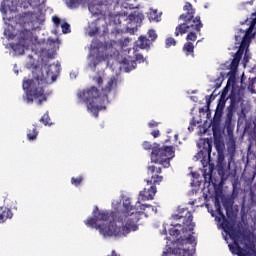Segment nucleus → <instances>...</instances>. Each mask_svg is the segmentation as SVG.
<instances>
[{
	"instance_id": "nucleus-39",
	"label": "nucleus",
	"mask_w": 256,
	"mask_h": 256,
	"mask_svg": "<svg viewBox=\"0 0 256 256\" xmlns=\"http://www.w3.org/2000/svg\"><path fill=\"white\" fill-rule=\"evenodd\" d=\"M152 137H154V139H157V137H159V135H161V132L159 130H154L151 132Z\"/></svg>"
},
{
	"instance_id": "nucleus-4",
	"label": "nucleus",
	"mask_w": 256,
	"mask_h": 256,
	"mask_svg": "<svg viewBox=\"0 0 256 256\" xmlns=\"http://www.w3.org/2000/svg\"><path fill=\"white\" fill-rule=\"evenodd\" d=\"M103 95H99V91L95 86L78 92L77 97L81 103H85L88 113L93 117H98L99 111H105L107 104L111 103L117 96V78L112 76L104 80L102 87Z\"/></svg>"
},
{
	"instance_id": "nucleus-19",
	"label": "nucleus",
	"mask_w": 256,
	"mask_h": 256,
	"mask_svg": "<svg viewBox=\"0 0 256 256\" xmlns=\"http://www.w3.org/2000/svg\"><path fill=\"white\" fill-rule=\"evenodd\" d=\"M30 17H31L30 23H32V29H37V27H39V25H41V23L45 21V15H43V13L41 12L32 13Z\"/></svg>"
},
{
	"instance_id": "nucleus-21",
	"label": "nucleus",
	"mask_w": 256,
	"mask_h": 256,
	"mask_svg": "<svg viewBox=\"0 0 256 256\" xmlns=\"http://www.w3.org/2000/svg\"><path fill=\"white\" fill-rule=\"evenodd\" d=\"M182 51L185 53L186 57H195V45H193V42H186L183 45Z\"/></svg>"
},
{
	"instance_id": "nucleus-48",
	"label": "nucleus",
	"mask_w": 256,
	"mask_h": 256,
	"mask_svg": "<svg viewBox=\"0 0 256 256\" xmlns=\"http://www.w3.org/2000/svg\"><path fill=\"white\" fill-rule=\"evenodd\" d=\"M175 139L177 140V139H179V135H177V134H175Z\"/></svg>"
},
{
	"instance_id": "nucleus-23",
	"label": "nucleus",
	"mask_w": 256,
	"mask_h": 256,
	"mask_svg": "<svg viewBox=\"0 0 256 256\" xmlns=\"http://www.w3.org/2000/svg\"><path fill=\"white\" fill-rule=\"evenodd\" d=\"M37 135H39L37 128L33 127L32 129H29L27 132L28 141H35V139H37Z\"/></svg>"
},
{
	"instance_id": "nucleus-16",
	"label": "nucleus",
	"mask_w": 256,
	"mask_h": 256,
	"mask_svg": "<svg viewBox=\"0 0 256 256\" xmlns=\"http://www.w3.org/2000/svg\"><path fill=\"white\" fill-rule=\"evenodd\" d=\"M199 152L197 153L198 159L202 161H211V151H213V144L210 140H200L198 143Z\"/></svg>"
},
{
	"instance_id": "nucleus-36",
	"label": "nucleus",
	"mask_w": 256,
	"mask_h": 256,
	"mask_svg": "<svg viewBox=\"0 0 256 256\" xmlns=\"http://www.w3.org/2000/svg\"><path fill=\"white\" fill-rule=\"evenodd\" d=\"M224 207L226 209V213H229V210L233 209V204H231V202L224 203Z\"/></svg>"
},
{
	"instance_id": "nucleus-41",
	"label": "nucleus",
	"mask_w": 256,
	"mask_h": 256,
	"mask_svg": "<svg viewBox=\"0 0 256 256\" xmlns=\"http://www.w3.org/2000/svg\"><path fill=\"white\" fill-rule=\"evenodd\" d=\"M159 123L155 122L152 120L151 122L148 123V126L153 129V127H158Z\"/></svg>"
},
{
	"instance_id": "nucleus-42",
	"label": "nucleus",
	"mask_w": 256,
	"mask_h": 256,
	"mask_svg": "<svg viewBox=\"0 0 256 256\" xmlns=\"http://www.w3.org/2000/svg\"><path fill=\"white\" fill-rule=\"evenodd\" d=\"M4 35H5L6 37H8V39H14L13 34H9V31H7V30L4 31Z\"/></svg>"
},
{
	"instance_id": "nucleus-7",
	"label": "nucleus",
	"mask_w": 256,
	"mask_h": 256,
	"mask_svg": "<svg viewBox=\"0 0 256 256\" xmlns=\"http://www.w3.org/2000/svg\"><path fill=\"white\" fill-rule=\"evenodd\" d=\"M101 42L99 40L94 39L90 45V54L88 56V67L91 71H95L97 65L102 61H107V65H111V61H117L120 64L119 69L121 71H125V73H129V60L127 57L121 58L119 51H114L110 55H104L101 52Z\"/></svg>"
},
{
	"instance_id": "nucleus-29",
	"label": "nucleus",
	"mask_w": 256,
	"mask_h": 256,
	"mask_svg": "<svg viewBox=\"0 0 256 256\" xmlns=\"http://www.w3.org/2000/svg\"><path fill=\"white\" fill-rule=\"evenodd\" d=\"M62 33H71V26L68 23L61 24Z\"/></svg>"
},
{
	"instance_id": "nucleus-18",
	"label": "nucleus",
	"mask_w": 256,
	"mask_h": 256,
	"mask_svg": "<svg viewBox=\"0 0 256 256\" xmlns=\"http://www.w3.org/2000/svg\"><path fill=\"white\" fill-rule=\"evenodd\" d=\"M225 103H227V98H220L216 107L214 121L219 123L221 121V117H223V109H225Z\"/></svg>"
},
{
	"instance_id": "nucleus-11",
	"label": "nucleus",
	"mask_w": 256,
	"mask_h": 256,
	"mask_svg": "<svg viewBox=\"0 0 256 256\" xmlns=\"http://www.w3.org/2000/svg\"><path fill=\"white\" fill-rule=\"evenodd\" d=\"M10 47L13 55H23L25 50L29 49V47H31L32 51L37 53L41 47V41L37 39V36H33L32 31L24 29L19 34L18 43L10 44Z\"/></svg>"
},
{
	"instance_id": "nucleus-6",
	"label": "nucleus",
	"mask_w": 256,
	"mask_h": 256,
	"mask_svg": "<svg viewBox=\"0 0 256 256\" xmlns=\"http://www.w3.org/2000/svg\"><path fill=\"white\" fill-rule=\"evenodd\" d=\"M119 5V0H92L88 4V9L91 15L94 17H98L95 21L89 23L88 27L86 28V33L89 37H95L97 33H99V23L101 21H107L111 23L115 16L109 12V5Z\"/></svg>"
},
{
	"instance_id": "nucleus-8",
	"label": "nucleus",
	"mask_w": 256,
	"mask_h": 256,
	"mask_svg": "<svg viewBox=\"0 0 256 256\" xmlns=\"http://www.w3.org/2000/svg\"><path fill=\"white\" fill-rule=\"evenodd\" d=\"M145 151H151V161L155 165H161L164 169L171 167V159L175 157V148L173 146H163L160 144L151 145V142L145 141L143 144Z\"/></svg>"
},
{
	"instance_id": "nucleus-32",
	"label": "nucleus",
	"mask_w": 256,
	"mask_h": 256,
	"mask_svg": "<svg viewBox=\"0 0 256 256\" xmlns=\"http://www.w3.org/2000/svg\"><path fill=\"white\" fill-rule=\"evenodd\" d=\"M227 93H229V84H227L226 87L223 89L220 98L227 99Z\"/></svg>"
},
{
	"instance_id": "nucleus-13",
	"label": "nucleus",
	"mask_w": 256,
	"mask_h": 256,
	"mask_svg": "<svg viewBox=\"0 0 256 256\" xmlns=\"http://www.w3.org/2000/svg\"><path fill=\"white\" fill-rule=\"evenodd\" d=\"M140 6L139 0H129V9H137L129 14V35H137V31L145 19V15L139 10Z\"/></svg>"
},
{
	"instance_id": "nucleus-26",
	"label": "nucleus",
	"mask_w": 256,
	"mask_h": 256,
	"mask_svg": "<svg viewBox=\"0 0 256 256\" xmlns=\"http://www.w3.org/2000/svg\"><path fill=\"white\" fill-rule=\"evenodd\" d=\"M51 118H49V114L45 113L41 118H40V123H43L44 125H49L51 126Z\"/></svg>"
},
{
	"instance_id": "nucleus-33",
	"label": "nucleus",
	"mask_w": 256,
	"mask_h": 256,
	"mask_svg": "<svg viewBox=\"0 0 256 256\" xmlns=\"http://www.w3.org/2000/svg\"><path fill=\"white\" fill-rule=\"evenodd\" d=\"M150 19L153 21H159V16L157 15V10H154L150 13Z\"/></svg>"
},
{
	"instance_id": "nucleus-51",
	"label": "nucleus",
	"mask_w": 256,
	"mask_h": 256,
	"mask_svg": "<svg viewBox=\"0 0 256 256\" xmlns=\"http://www.w3.org/2000/svg\"><path fill=\"white\" fill-rule=\"evenodd\" d=\"M53 33H57L56 31H53Z\"/></svg>"
},
{
	"instance_id": "nucleus-22",
	"label": "nucleus",
	"mask_w": 256,
	"mask_h": 256,
	"mask_svg": "<svg viewBox=\"0 0 256 256\" xmlns=\"http://www.w3.org/2000/svg\"><path fill=\"white\" fill-rule=\"evenodd\" d=\"M66 5L69 9H77L80 5H85V0H66Z\"/></svg>"
},
{
	"instance_id": "nucleus-17",
	"label": "nucleus",
	"mask_w": 256,
	"mask_h": 256,
	"mask_svg": "<svg viewBox=\"0 0 256 256\" xmlns=\"http://www.w3.org/2000/svg\"><path fill=\"white\" fill-rule=\"evenodd\" d=\"M147 61V58L143 56V54L139 53L138 49H134V55L132 59L130 60V66L129 71H133V69H137V63H145Z\"/></svg>"
},
{
	"instance_id": "nucleus-12",
	"label": "nucleus",
	"mask_w": 256,
	"mask_h": 256,
	"mask_svg": "<svg viewBox=\"0 0 256 256\" xmlns=\"http://www.w3.org/2000/svg\"><path fill=\"white\" fill-rule=\"evenodd\" d=\"M47 0H3L1 3L0 11L2 15H7V13H13L17 11V7H23L24 9H43Z\"/></svg>"
},
{
	"instance_id": "nucleus-35",
	"label": "nucleus",
	"mask_w": 256,
	"mask_h": 256,
	"mask_svg": "<svg viewBox=\"0 0 256 256\" xmlns=\"http://www.w3.org/2000/svg\"><path fill=\"white\" fill-rule=\"evenodd\" d=\"M52 21H53V23H54V25H55L56 27H58V26L60 25V23H61V20L59 19V17H56V16H54V17L52 18Z\"/></svg>"
},
{
	"instance_id": "nucleus-43",
	"label": "nucleus",
	"mask_w": 256,
	"mask_h": 256,
	"mask_svg": "<svg viewBox=\"0 0 256 256\" xmlns=\"http://www.w3.org/2000/svg\"><path fill=\"white\" fill-rule=\"evenodd\" d=\"M70 79H77V72L76 71L70 72Z\"/></svg>"
},
{
	"instance_id": "nucleus-28",
	"label": "nucleus",
	"mask_w": 256,
	"mask_h": 256,
	"mask_svg": "<svg viewBox=\"0 0 256 256\" xmlns=\"http://www.w3.org/2000/svg\"><path fill=\"white\" fill-rule=\"evenodd\" d=\"M216 97H217V96H216V95H213V94H211L210 96H206V109H207V111H209V109H210V107H211V102H212L213 100H215Z\"/></svg>"
},
{
	"instance_id": "nucleus-45",
	"label": "nucleus",
	"mask_w": 256,
	"mask_h": 256,
	"mask_svg": "<svg viewBox=\"0 0 256 256\" xmlns=\"http://www.w3.org/2000/svg\"><path fill=\"white\" fill-rule=\"evenodd\" d=\"M255 83H256V78H252V80L250 82L251 87H253V85H255Z\"/></svg>"
},
{
	"instance_id": "nucleus-47",
	"label": "nucleus",
	"mask_w": 256,
	"mask_h": 256,
	"mask_svg": "<svg viewBox=\"0 0 256 256\" xmlns=\"http://www.w3.org/2000/svg\"><path fill=\"white\" fill-rule=\"evenodd\" d=\"M14 72L16 73V75H19V71L15 69V67H14Z\"/></svg>"
},
{
	"instance_id": "nucleus-3",
	"label": "nucleus",
	"mask_w": 256,
	"mask_h": 256,
	"mask_svg": "<svg viewBox=\"0 0 256 256\" xmlns=\"http://www.w3.org/2000/svg\"><path fill=\"white\" fill-rule=\"evenodd\" d=\"M172 219L179 221L182 219L181 224H174V228L169 229V241L174 247H169L167 251H164L162 256H193L195 255V247H197V241L193 235L195 234V222H193V214L189 209L182 208L178 214L172 215Z\"/></svg>"
},
{
	"instance_id": "nucleus-14",
	"label": "nucleus",
	"mask_w": 256,
	"mask_h": 256,
	"mask_svg": "<svg viewBox=\"0 0 256 256\" xmlns=\"http://www.w3.org/2000/svg\"><path fill=\"white\" fill-rule=\"evenodd\" d=\"M147 36L145 35H140L138 37V40L135 41L133 49H151V46L155 41H157V32L155 30L150 29L147 32Z\"/></svg>"
},
{
	"instance_id": "nucleus-40",
	"label": "nucleus",
	"mask_w": 256,
	"mask_h": 256,
	"mask_svg": "<svg viewBox=\"0 0 256 256\" xmlns=\"http://www.w3.org/2000/svg\"><path fill=\"white\" fill-rule=\"evenodd\" d=\"M94 81L97 83V85L101 86L103 85V78L101 77H95Z\"/></svg>"
},
{
	"instance_id": "nucleus-2",
	"label": "nucleus",
	"mask_w": 256,
	"mask_h": 256,
	"mask_svg": "<svg viewBox=\"0 0 256 256\" xmlns=\"http://www.w3.org/2000/svg\"><path fill=\"white\" fill-rule=\"evenodd\" d=\"M112 207L117 212L99 210L95 206L92 212L93 217H88L84 223L90 229H96L100 235L107 237H126L129 235V198L123 196L122 203L113 201Z\"/></svg>"
},
{
	"instance_id": "nucleus-44",
	"label": "nucleus",
	"mask_w": 256,
	"mask_h": 256,
	"mask_svg": "<svg viewBox=\"0 0 256 256\" xmlns=\"http://www.w3.org/2000/svg\"><path fill=\"white\" fill-rule=\"evenodd\" d=\"M245 247L246 249H253V247H255V244H250V246L245 244Z\"/></svg>"
},
{
	"instance_id": "nucleus-15",
	"label": "nucleus",
	"mask_w": 256,
	"mask_h": 256,
	"mask_svg": "<svg viewBox=\"0 0 256 256\" xmlns=\"http://www.w3.org/2000/svg\"><path fill=\"white\" fill-rule=\"evenodd\" d=\"M230 105L226 109V120L225 125L226 127H231V123L233 121V115L237 109V105H239V95L232 90L229 95Z\"/></svg>"
},
{
	"instance_id": "nucleus-31",
	"label": "nucleus",
	"mask_w": 256,
	"mask_h": 256,
	"mask_svg": "<svg viewBox=\"0 0 256 256\" xmlns=\"http://www.w3.org/2000/svg\"><path fill=\"white\" fill-rule=\"evenodd\" d=\"M243 51L239 50L234 54V59H236L237 61H241V59L243 58Z\"/></svg>"
},
{
	"instance_id": "nucleus-38",
	"label": "nucleus",
	"mask_w": 256,
	"mask_h": 256,
	"mask_svg": "<svg viewBox=\"0 0 256 256\" xmlns=\"http://www.w3.org/2000/svg\"><path fill=\"white\" fill-rule=\"evenodd\" d=\"M239 63H240L239 60H236L235 58H233V60L231 62V66L234 68H237V67H239Z\"/></svg>"
},
{
	"instance_id": "nucleus-10",
	"label": "nucleus",
	"mask_w": 256,
	"mask_h": 256,
	"mask_svg": "<svg viewBox=\"0 0 256 256\" xmlns=\"http://www.w3.org/2000/svg\"><path fill=\"white\" fill-rule=\"evenodd\" d=\"M148 175H151V180H147L148 185H151L148 189L144 188L140 191L138 196V201H153L155 195H157V186L163 181V176H161L162 168L157 165H150L147 167Z\"/></svg>"
},
{
	"instance_id": "nucleus-20",
	"label": "nucleus",
	"mask_w": 256,
	"mask_h": 256,
	"mask_svg": "<svg viewBox=\"0 0 256 256\" xmlns=\"http://www.w3.org/2000/svg\"><path fill=\"white\" fill-rule=\"evenodd\" d=\"M7 219H13V212L7 206L0 207V223H5Z\"/></svg>"
},
{
	"instance_id": "nucleus-9",
	"label": "nucleus",
	"mask_w": 256,
	"mask_h": 256,
	"mask_svg": "<svg viewBox=\"0 0 256 256\" xmlns=\"http://www.w3.org/2000/svg\"><path fill=\"white\" fill-rule=\"evenodd\" d=\"M129 232L139 230V221L143 219V215L148 217L152 213L157 214V207L149 204H142L137 201L134 205L133 202H129Z\"/></svg>"
},
{
	"instance_id": "nucleus-1",
	"label": "nucleus",
	"mask_w": 256,
	"mask_h": 256,
	"mask_svg": "<svg viewBox=\"0 0 256 256\" xmlns=\"http://www.w3.org/2000/svg\"><path fill=\"white\" fill-rule=\"evenodd\" d=\"M59 49L58 38H48L45 48H40L42 63L35 61V56L28 55L26 61L27 69L32 71L33 79L24 78L22 89L24 91L23 100L25 103L33 102L37 105H43L47 101V97L51 95V91H45L47 85H53L61 73V64L59 62L47 65V59H55L57 50ZM47 57V58H45Z\"/></svg>"
},
{
	"instance_id": "nucleus-34",
	"label": "nucleus",
	"mask_w": 256,
	"mask_h": 256,
	"mask_svg": "<svg viewBox=\"0 0 256 256\" xmlns=\"http://www.w3.org/2000/svg\"><path fill=\"white\" fill-rule=\"evenodd\" d=\"M253 36H254L253 30H249V28H248L244 37H247V39H252Z\"/></svg>"
},
{
	"instance_id": "nucleus-5",
	"label": "nucleus",
	"mask_w": 256,
	"mask_h": 256,
	"mask_svg": "<svg viewBox=\"0 0 256 256\" xmlns=\"http://www.w3.org/2000/svg\"><path fill=\"white\" fill-rule=\"evenodd\" d=\"M183 11L185 13L179 16V20L183 21L175 28V37H179V35L186 36L187 43H195L197 41V33H201V29H203V22H201V16L195 17V10L193 9V4L190 2H186L183 6Z\"/></svg>"
},
{
	"instance_id": "nucleus-30",
	"label": "nucleus",
	"mask_w": 256,
	"mask_h": 256,
	"mask_svg": "<svg viewBox=\"0 0 256 256\" xmlns=\"http://www.w3.org/2000/svg\"><path fill=\"white\" fill-rule=\"evenodd\" d=\"M252 21L250 22L249 31H253L256 27V15L252 14Z\"/></svg>"
},
{
	"instance_id": "nucleus-50",
	"label": "nucleus",
	"mask_w": 256,
	"mask_h": 256,
	"mask_svg": "<svg viewBox=\"0 0 256 256\" xmlns=\"http://www.w3.org/2000/svg\"><path fill=\"white\" fill-rule=\"evenodd\" d=\"M200 42V40H198L197 42H196V45H197V43H199Z\"/></svg>"
},
{
	"instance_id": "nucleus-24",
	"label": "nucleus",
	"mask_w": 256,
	"mask_h": 256,
	"mask_svg": "<svg viewBox=\"0 0 256 256\" xmlns=\"http://www.w3.org/2000/svg\"><path fill=\"white\" fill-rule=\"evenodd\" d=\"M250 43H251V39L247 38V36L243 37L238 50L245 53V49H247V47H249Z\"/></svg>"
},
{
	"instance_id": "nucleus-25",
	"label": "nucleus",
	"mask_w": 256,
	"mask_h": 256,
	"mask_svg": "<svg viewBox=\"0 0 256 256\" xmlns=\"http://www.w3.org/2000/svg\"><path fill=\"white\" fill-rule=\"evenodd\" d=\"M82 183H83L82 175L71 178V185H73L74 187H80Z\"/></svg>"
},
{
	"instance_id": "nucleus-27",
	"label": "nucleus",
	"mask_w": 256,
	"mask_h": 256,
	"mask_svg": "<svg viewBox=\"0 0 256 256\" xmlns=\"http://www.w3.org/2000/svg\"><path fill=\"white\" fill-rule=\"evenodd\" d=\"M172 45H173V46L177 45V41L174 40V38H172V37L167 38V39L165 40L166 49H169V47H172Z\"/></svg>"
},
{
	"instance_id": "nucleus-49",
	"label": "nucleus",
	"mask_w": 256,
	"mask_h": 256,
	"mask_svg": "<svg viewBox=\"0 0 256 256\" xmlns=\"http://www.w3.org/2000/svg\"><path fill=\"white\" fill-rule=\"evenodd\" d=\"M122 50H123V51L125 50V46L122 47Z\"/></svg>"
},
{
	"instance_id": "nucleus-46",
	"label": "nucleus",
	"mask_w": 256,
	"mask_h": 256,
	"mask_svg": "<svg viewBox=\"0 0 256 256\" xmlns=\"http://www.w3.org/2000/svg\"><path fill=\"white\" fill-rule=\"evenodd\" d=\"M109 51H113V48H107L106 53H109Z\"/></svg>"
},
{
	"instance_id": "nucleus-37",
	"label": "nucleus",
	"mask_w": 256,
	"mask_h": 256,
	"mask_svg": "<svg viewBox=\"0 0 256 256\" xmlns=\"http://www.w3.org/2000/svg\"><path fill=\"white\" fill-rule=\"evenodd\" d=\"M218 173L221 175V177H225V169L223 166H218Z\"/></svg>"
}]
</instances>
